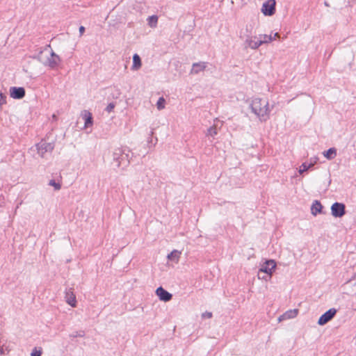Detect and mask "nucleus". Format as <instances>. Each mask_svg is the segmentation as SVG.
Listing matches in <instances>:
<instances>
[{
    "mask_svg": "<svg viewBox=\"0 0 356 356\" xmlns=\"http://www.w3.org/2000/svg\"><path fill=\"white\" fill-rule=\"evenodd\" d=\"M81 117L84 120V128H88L93 124L92 113L88 110H83L81 113Z\"/></svg>",
    "mask_w": 356,
    "mask_h": 356,
    "instance_id": "nucleus-13",
    "label": "nucleus"
},
{
    "mask_svg": "<svg viewBox=\"0 0 356 356\" xmlns=\"http://www.w3.org/2000/svg\"><path fill=\"white\" fill-rule=\"evenodd\" d=\"M276 268V262L273 259L266 260L258 271V278L261 280H268L273 275V270Z\"/></svg>",
    "mask_w": 356,
    "mask_h": 356,
    "instance_id": "nucleus-3",
    "label": "nucleus"
},
{
    "mask_svg": "<svg viewBox=\"0 0 356 356\" xmlns=\"http://www.w3.org/2000/svg\"><path fill=\"white\" fill-rule=\"evenodd\" d=\"M256 37L248 36L245 40V47L251 48L252 49H257L261 46V42L255 40Z\"/></svg>",
    "mask_w": 356,
    "mask_h": 356,
    "instance_id": "nucleus-11",
    "label": "nucleus"
},
{
    "mask_svg": "<svg viewBox=\"0 0 356 356\" xmlns=\"http://www.w3.org/2000/svg\"><path fill=\"white\" fill-rule=\"evenodd\" d=\"M148 25L150 27H156L158 22V17L156 15H152L147 18Z\"/></svg>",
    "mask_w": 356,
    "mask_h": 356,
    "instance_id": "nucleus-22",
    "label": "nucleus"
},
{
    "mask_svg": "<svg viewBox=\"0 0 356 356\" xmlns=\"http://www.w3.org/2000/svg\"><path fill=\"white\" fill-rule=\"evenodd\" d=\"M84 336H85V332L83 330L74 332L70 334V338L83 337Z\"/></svg>",
    "mask_w": 356,
    "mask_h": 356,
    "instance_id": "nucleus-27",
    "label": "nucleus"
},
{
    "mask_svg": "<svg viewBox=\"0 0 356 356\" xmlns=\"http://www.w3.org/2000/svg\"><path fill=\"white\" fill-rule=\"evenodd\" d=\"M207 67V62H197L194 63L192 65V69L190 72L191 74H197L201 72H203Z\"/></svg>",
    "mask_w": 356,
    "mask_h": 356,
    "instance_id": "nucleus-12",
    "label": "nucleus"
},
{
    "mask_svg": "<svg viewBox=\"0 0 356 356\" xmlns=\"http://www.w3.org/2000/svg\"><path fill=\"white\" fill-rule=\"evenodd\" d=\"M6 103V95L2 92H0V105Z\"/></svg>",
    "mask_w": 356,
    "mask_h": 356,
    "instance_id": "nucleus-30",
    "label": "nucleus"
},
{
    "mask_svg": "<svg viewBox=\"0 0 356 356\" xmlns=\"http://www.w3.org/2000/svg\"><path fill=\"white\" fill-rule=\"evenodd\" d=\"M314 165V163H303L300 167V170H299V172L300 174L303 173L304 172H306L307 170H309L310 168H312V166Z\"/></svg>",
    "mask_w": 356,
    "mask_h": 356,
    "instance_id": "nucleus-23",
    "label": "nucleus"
},
{
    "mask_svg": "<svg viewBox=\"0 0 356 356\" xmlns=\"http://www.w3.org/2000/svg\"><path fill=\"white\" fill-rule=\"evenodd\" d=\"M156 294L159 300L163 302H168L172 298V295L162 286H159L156 289Z\"/></svg>",
    "mask_w": 356,
    "mask_h": 356,
    "instance_id": "nucleus-9",
    "label": "nucleus"
},
{
    "mask_svg": "<svg viewBox=\"0 0 356 356\" xmlns=\"http://www.w3.org/2000/svg\"><path fill=\"white\" fill-rule=\"evenodd\" d=\"M331 213L335 218H341L346 213V207L343 203L334 202L331 206Z\"/></svg>",
    "mask_w": 356,
    "mask_h": 356,
    "instance_id": "nucleus-6",
    "label": "nucleus"
},
{
    "mask_svg": "<svg viewBox=\"0 0 356 356\" xmlns=\"http://www.w3.org/2000/svg\"><path fill=\"white\" fill-rule=\"evenodd\" d=\"M54 143H48L46 140H41L40 143L36 144V149L38 154L44 158L47 154H51L54 149Z\"/></svg>",
    "mask_w": 356,
    "mask_h": 356,
    "instance_id": "nucleus-4",
    "label": "nucleus"
},
{
    "mask_svg": "<svg viewBox=\"0 0 356 356\" xmlns=\"http://www.w3.org/2000/svg\"><path fill=\"white\" fill-rule=\"evenodd\" d=\"M323 156L328 160H331L337 156V149L334 147H331L323 152Z\"/></svg>",
    "mask_w": 356,
    "mask_h": 356,
    "instance_id": "nucleus-19",
    "label": "nucleus"
},
{
    "mask_svg": "<svg viewBox=\"0 0 356 356\" xmlns=\"http://www.w3.org/2000/svg\"><path fill=\"white\" fill-rule=\"evenodd\" d=\"M212 316H213V314L210 312H205L202 313V318H212Z\"/></svg>",
    "mask_w": 356,
    "mask_h": 356,
    "instance_id": "nucleus-31",
    "label": "nucleus"
},
{
    "mask_svg": "<svg viewBox=\"0 0 356 356\" xmlns=\"http://www.w3.org/2000/svg\"><path fill=\"white\" fill-rule=\"evenodd\" d=\"M42 355V350L41 349H39L38 350L37 348H34L32 351V353H31V356H41Z\"/></svg>",
    "mask_w": 356,
    "mask_h": 356,
    "instance_id": "nucleus-29",
    "label": "nucleus"
},
{
    "mask_svg": "<svg viewBox=\"0 0 356 356\" xmlns=\"http://www.w3.org/2000/svg\"><path fill=\"white\" fill-rule=\"evenodd\" d=\"M165 100L163 97L159 98L156 102V107L158 110H162L165 108Z\"/></svg>",
    "mask_w": 356,
    "mask_h": 356,
    "instance_id": "nucleus-25",
    "label": "nucleus"
},
{
    "mask_svg": "<svg viewBox=\"0 0 356 356\" xmlns=\"http://www.w3.org/2000/svg\"><path fill=\"white\" fill-rule=\"evenodd\" d=\"M325 5L326 6H328V4L327 3V2H325Z\"/></svg>",
    "mask_w": 356,
    "mask_h": 356,
    "instance_id": "nucleus-37",
    "label": "nucleus"
},
{
    "mask_svg": "<svg viewBox=\"0 0 356 356\" xmlns=\"http://www.w3.org/2000/svg\"><path fill=\"white\" fill-rule=\"evenodd\" d=\"M10 95L13 99H22L25 96V89L23 87H11L10 88Z\"/></svg>",
    "mask_w": 356,
    "mask_h": 356,
    "instance_id": "nucleus-10",
    "label": "nucleus"
},
{
    "mask_svg": "<svg viewBox=\"0 0 356 356\" xmlns=\"http://www.w3.org/2000/svg\"><path fill=\"white\" fill-rule=\"evenodd\" d=\"M218 134L217 129L215 126H212L207 129V136L214 137Z\"/></svg>",
    "mask_w": 356,
    "mask_h": 356,
    "instance_id": "nucleus-24",
    "label": "nucleus"
},
{
    "mask_svg": "<svg viewBox=\"0 0 356 356\" xmlns=\"http://www.w3.org/2000/svg\"><path fill=\"white\" fill-rule=\"evenodd\" d=\"M275 0H268L263 3L261 12L266 16H271L275 13Z\"/></svg>",
    "mask_w": 356,
    "mask_h": 356,
    "instance_id": "nucleus-7",
    "label": "nucleus"
},
{
    "mask_svg": "<svg viewBox=\"0 0 356 356\" xmlns=\"http://www.w3.org/2000/svg\"><path fill=\"white\" fill-rule=\"evenodd\" d=\"M60 63V58L52 49L50 51V56L45 59L43 65L51 69H55Z\"/></svg>",
    "mask_w": 356,
    "mask_h": 356,
    "instance_id": "nucleus-5",
    "label": "nucleus"
},
{
    "mask_svg": "<svg viewBox=\"0 0 356 356\" xmlns=\"http://www.w3.org/2000/svg\"><path fill=\"white\" fill-rule=\"evenodd\" d=\"M49 48H51L50 44L47 45L44 48H40L38 54L37 55L33 56V58L43 64L45 59H44L42 57V53L45 51H47Z\"/></svg>",
    "mask_w": 356,
    "mask_h": 356,
    "instance_id": "nucleus-18",
    "label": "nucleus"
},
{
    "mask_svg": "<svg viewBox=\"0 0 356 356\" xmlns=\"http://www.w3.org/2000/svg\"><path fill=\"white\" fill-rule=\"evenodd\" d=\"M323 206L318 200H314L311 207V212L314 216L321 213Z\"/></svg>",
    "mask_w": 356,
    "mask_h": 356,
    "instance_id": "nucleus-16",
    "label": "nucleus"
},
{
    "mask_svg": "<svg viewBox=\"0 0 356 356\" xmlns=\"http://www.w3.org/2000/svg\"><path fill=\"white\" fill-rule=\"evenodd\" d=\"M65 299L66 302L68 305H70L72 307H75L76 306V296L72 291V289H70L68 291L65 292Z\"/></svg>",
    "mask_w": 356,
    "mask_h": 356,
    "instance_id": "nucleus-14",
    "label": "nucleus"
},
{
    "mask_svg": "<svg viewBox=\"0 0 356 356\" xmlns=\"http://www.w3.org/2000/svg\"><path fill=\"white\" fill-rule=\"evenodd\" d=\"M250 108L252 112L255 114L261 121H266L269 118L270 109L268 102L261 98H254Z\"/></svg>",
    "mask_w": 356,
    "mask_h": 356,
    "instance_id": "nucleus-1",
    "label": "nucleus"
},
{
    "mask_svg": "<svg viewBox=\"0 0 356 356\" xmlns=\"http://www.w3.org/2000/svg\"><path fill=\"white\" fill-rule=\"evenodd\" d=\"M298 314V309H290L284 313L278 318L279 321L286 319H291L295 318Z\"/></svg>",
    "mask_w": 356,
    "mask_h": 356,
    "instance_id": "nucleus-15",
    "label": "nucleus"
},
{
    "mask_svg": "<svg viewBox=\"0 0 356 356\" xmlns=\"http://www.w3.org/2000/svg\"><path fill=\"white\" fill-rule=\"evenodd\" d=\"M141 65H142V63H141L140 57L139 56L138 54H135L133 56V65L131 66V70H138L141 67Z\"/></svg>",
    "mask_w": 356,
    "mask_h": 356,
    "instance_id": "nucleus-17",
    "label": "nucleus"
},
{
    "mask_svg": "<svg viewBox=\"0 0 356 356\" xmlns=\"http://www.w3.org/2000/svg\"><path fill=\"white\" fill-rule=\"evenodd\" d=\"M115 106V103H113V102H111V103H109V104L107 105V106H106V109H105V110H106V111H107L108 113H111V112H112V111H113V110L114 109Z\"/></svg>",
    "mask_w": 356,
    "mask_h": 356,
    "instance_id": "nucleus-28",
    "label": "nucleus"
},
{
    "mask_svg": "<svg viewBox=\"0 0 356 356\" xmlns=\"http://www.w3.org/2000/svg\"><path fill=\"white\" fill-rule=\"evenodd\" d=\"M259 42H261V45L263 44L268 43L273 41L272 34L266 35V34H261L259 35Z\"/></svg>",
    "mask_w": 356,
    "mask_h": 356,
    "instance_id": "nucleus-21",
    "label": "nucleus"
},
{
    "mask_svg": "<svg viewBox=\"0 0 356 356\" xmlns=\"http://www.w3.org/2000/svg\"><path fill=\"white\" fill-rule=\"evenodd\" d=\"M181 255V252L174 250L170 254H168V259L171 261H174L175 262H178L179 259Z\"/></svg>",
    "mask_w": 356,
    "mask_h": 356,
    "instance_id": "nucleus-20",
    "label": "nucleus"
},
{
    "mask_svg": "<svg viewBox=\"0 0 356 356\" xmlns=\"http://www.w3.org/2000/svg\"><path fill=\"white\" fill-rule=\"evenodd\" d=\"M318 160L317 157H314L310 159V163H314V165L316 163Z\"/></svg>",
    "mask_w": 356,
    "mask_h": 356,
    "instance_id": "nucleus-33",
    "label": "nucleus"
},
{
    "mask_svg": "<svg viewBox=\"0 0 356 356\" xmlns=\"http://www.w3.org/2000/svg\"><path fill=\"white\" fill-rule=\"evenodd\" d=\"M49 185L53 186L56 191H59L61 188V184L59 182H56L54 179L49 180Z\"/></svg>",
    "mask_w": 356,
    "mask_h": 356,
    "instance_id": "nucleus-26",
    "label": "nucleus"
},
{
    "mask_svg": "<svg viewBox=\"0 0 356 356\" xmlns=\"http://www.w3.org/2000/svg\"><path fill=\"white\" fill-rule=\"evenodd\" d=\"M337 314V309L334 308H331L328 309L327 312H325L324 314H323L318 321V324L319 325H325L327 323H328L330 321H331L335 314Z\"/></svg>",
    "mask_w": 356,
    "mask_h": 356,
    "instance_id": "nucleus-8",
    "label": "nucleus"
},
{
    "mask_svg": "<svg viewBox=\"0 0 356 356\" xmlns=\"http://www.w3.org/2000/svg\"><path fill=\"white\" fill-rule=\"evenodd\" d=\"M84 31H85V28H84V26H81L79 27V33H80V34H81V35H83V33H84Z\"/></svg>",
    "mask_w": 356,
    "mask_h": 356,
    "instance_id": "nucleus-32",
    "label": "nucleus"
},
{
    "mask_svg": "<svg viewBox=\"0 0 356 356\" xmlns=\"http://www.w3.org/2000/svg\"><path fill=\"white\" fill-rule=\"evenodd\" d=\"M273 36V40H275L277 38L280 37V35L278 33H275Z\"/></svg>",
    "mask_w": 356,
    "mask_h": 356,
    "instance_id": "nucleus-34",
    "label": "nucleus"
},
{
    "mask_svg": "<svg viewBox=\"0 0 356 356\" xmlns=\"http://www.w3.org/2000/svg\"><path fill=\"white\" fill-rule=\"evenodd\" d=\"M130 153L131 149L128 147H122L115 149L112 156L113 161L115 163V166L117 168L127 166L131 158Z\"/></svg>",
    "mask_w": 356,
    "mask_h": 356,
    "instance_id": "nucleus-2",
    "label": "nucleus"
},
{
    "mask_svg": "<svg viewBox=\"0 0 356 356\" xmlns=\"http://www.w3.org/2000/svg\"><path fill=\"white\" fill-rule=\"evenodd\" d=\"M3 349L0 348V355H2V354H3Z\"/></svg>",
    "mask_w": 356,
    "mask_h": 356,
    "instance_id": "nucleus-35",
    "label": "nucleus"
},
{
    "mask_svg": "<svg viewBox=\"0 0 356 356\" xmlns=\"http://www.w3.org/2000/svg\"><path fill=\"white\" fill-rule=\"evenodd\" d=\"M353 279L356 280V273H355V275L353 277Z\"/></svg>",
    "mask_w": 356,
    "mask_h": 356,
    "instance_id": "nucleus-36",
    "label": "nucleus"
}]
</instances>
